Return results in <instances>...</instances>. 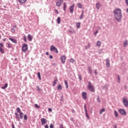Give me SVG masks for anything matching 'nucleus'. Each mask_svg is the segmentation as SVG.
Returning a JSON list of instances; mask_svg holds the SVG:
<instances>
[{
    "label": "nucleus",
    "instance_id": "412c9836",
    "mask_svg": "<svg viewBox=\"0 0 128 128\" xmlns=\"http://www.w3.org/2000/svg\"><path fill=\"white\" fill-rule=\"evenodd\" d=\"M106 112V109H104V108H102V109L100 110V114H102V112Z\"/></svg>",
    "mask_w": 128,
    "mask_h": 128
},
{
    "label": "nucleus",
    "instance_id": "c85d7f7f",
    "mask_svg": "<svg viewBox=\"0 0 128 128\" xmlns=\"http://www.w3.org/2000/svg\"><path fill=\"white\" fill-rule=\"evenodd\" d=\"M57 24H60V17H58L57 18Z\"/></svg>",
    "mask_w": 128,
    "mask_h": 128
},
{
    "label": "nucleus",
    "instance_id": "8fccbe9b",
    "mask_svg": "<svg viewBox=\"0 0 128 128\" xmlns=\"http://www.w3.org/2000/svg\"><path fill=\"white\" fill-rule=\"evenodd\" d=\"M55 12L56 14H58V10L55 9Z\"/></svg>",
    "mask_w": 128,
    "mask_h": 128
},
{
    "label": "nucleus",
    "instance_id": "dca6fc26",
    "mask_svg": "<svg viewBox=\"0 0 128 128\" xmlns=\"http://www.w3.org/2000/svg\"><path fill=\"white\" fill-rule=\"evenodd\" d=\"M9 40H11V42H13L14 44H17V42H18V41H16V39L9 38Z\"/></svg>",
    "mask_w": 128,
    "mask_h": 128
},
{
    "label": "nucleus",
    "instance_id": "c9c22d12",
    "mask_svg": "<svg viewBox=\"0 0 128 128\" xmlns=\"http://www.w3.org/2000/svg\"><path fill=\"white\" fill-rule=\"evenodd\" d=\"M36 88H37L38 92H40V90H42L40 89V88L38 86H36Z\"/></svg>",
    "mask_w": 128,
    "mask_h": 128
},
{
    "label": "nucleus",
    "instance_id": "5701e85b",
    "mask_svg": "<svg viewBox=\"0 0 128 128\" xmlns=\"http://www.w3.org/2000/svg\"><path fill=\"white\" fill-rule=\"evenodd\" d=\"M62 2H56V6H62Z\"/></svg>",
    "mask_w": 128,
    "mask_h": 128
},
{
    "label": "nucleus",
    "instance_id": "1a4fd4ad",
    "mask_svg": "<svg viewBox=\"0 0 128 128\" xmlns=\"http://www.w3.org/2000/svg\"><path fill=\"white\" fill-rule=\"evenodd\" d=\"M40 120H41L42 126H44V124H46L48 122V120H46V119L44 118H42Z\"/></svg>",
    "mask_w": 128,
    "mask_h": 128
},
{
    "label": "nucleus",
    "instance_id": "4d7b16f0",
    "mask_svg": "<svg viewBox=\"0 0 128 128\" xmlns=\"http://www.w3.org/2000/svg\"><path fill=\"white\" fill-rule=\"evenodd\" d=\"M8 48H12V46H10V44H8Z\"/></svg>",
    "mask_w": 128,
    "mask_h": 128
},
{
    "label": "nucleus",
    "instance_id": "e433bc0d",
    "mask_svg": "<svg viewBox=\"0 0 128 128\" xmlns=\"http://www.w3.org/2000/svg\"><path fill=\"white\" fill-rule=\"evenodd\" d=\"M34 107L36 108H40V106H38V104H34Z\"/></svg>",
    "mask_w": 128,
    "mask_h": 128
},
{
    "label": "nucleus",
    "instance_id": "f3484780",
    "mask_svg": "<svg viewBox=\"0 0 128 128\" xmlns=\"http://www.w3.org/2000/svg\"><path fill=\"white\" fill-rule=\"evenodd\" d=\"M100 2H98L96 4V8H97V10H100Z\"/></svg>",
    "mask_w": 128,
    "mask_h": 128
},
{
    "label": "nucleus",
    "instance_id": "b1692460",
    "mask_svg": "<svg viewBox=\"0 0 128 128\" xmlns=\"http://www.w3.org/2000/svg\"><path fill=\"white\" fill-rule=\"evenodd\" d=\"M76 26L77 28H80V22H78L76 24Z\"/></svg>",
    "mask_w": 128,
    "mask_h": 128
},
{
    "label": "nucleus",
    "instance_id": "bf43d9fd",
    "mask_svg": "<svg viewBox=\"0 0 128 128\" xmlns=\"http://www.w3.org/2000/svg\"><path fill=\"white\" fill-rule=\"evenodd\" d=\"M118 80H120V75H118Z\"/></svg>",
    "mask_w": 128,
    "mask_h": 128
},
{
    "label": "nucleus",
    "instance_id": "e2e57ef3",
    "mask_svg": "<svg viewBox=\"0 0 128 128\" xmlns=\"http://www.w3.org/2000/svg\"><path fill=\"white\" fill-rule=\"evenodd\" d=\"M12 128H16L14 127V124H12Z\"/></svg>",
    "mask_w": 128,
    "mask_h": 128
},
{
    "label": "nucleus",
    "instance_id": "2f4dec72",
    "mask_svg": "<svg viewBox=\"0 0 128 128\" xmlns=\"http://www.w3.org/2000/svg\"><path fill=\"white\" fill-rule=\"evenodd\" d=\"M38 76L40 80H42V78L40 76V72H38Z\"/></svg>",
    "mask_w": 128,
    "mask_h": 128
},
{
    "label": "nucleus",
    "instance_id": "0eeeda50",
    "mask_svg": "<svg viewBox=\"0 0 128 128\" xmlns=\"http://www.w3.org/2000/svg\"><path fill=\"white\" fill-rule=\"evenodd\" d=\"M84 109L85 110L86 116L87 118H88V120H90V116H88V111L86 110V104H84Z\"/></svg>",
    "mask_w": 128,
    "mask_h": 128
},
{
    "label": "nucleus",
    "instance_id": "4c0bfd02",
    "mask_svg": "<svg viewBox=\"0 0 128 128\" xmlns=\"http://www.w3.org/2000/svg\"><path fill=\"white\" fill-rule=\"evenodd\" d=\"M126 44H128V41L126 40L124 42V46L126 48Z\"/></svg>",
    "mask_w": 128,
    "mask_h": 128
},
{
    "label": "nucleus",
    "instance_id": "a211bd4d",
    "mask_svg": "<svg viewBox=\"0 0 128 128\" xmlns=\"http://www.w3.org/2000/svg\"><path fill=\"white\" fill-rule=\"evenodd\" d=\"M57 90H62V86L60 84H58L57 87Z\"/></svg>",
    "mask_w": 128,
    "mask_h": 128
},
{
    "label": "nucleus",
    "instance_id": "72a5a7b5",
    "mask_svg": "<svg viewBox=\"0 0 128 128\" xmlns=\"http://www.w3.org/2000/svg\"><path fill=\"white\" fill-rule=\"evenodd\" d=\"M16 112L20 114V112H20V108H16Z\"/></svg>",
    "mask_w": 128,
    "mask_h": 128
},
{
    "label": "nucleus",
    "instance_id": "423d86ee",
    "mask_svg": "<svg viewBox=\"0 0 128 128\" xmlns=\"http://www.w3.org/2000/svg\"><path fill=\"white\" fill-rule=\"evenodd\" d=\"M122 100H123V104L124 106L126 107L128 106V99L124 97L122 98Z\"/></svg>",
    "mask_w": 128,
    "mask_h": 128
},
{
    "label": "nucleus",
    "instance_id": "a878e982",
    "mask_svg": "<svg viewBox=\"0 0 128 128\" xmlns=\"http://www.w3.org/2000/svg\"><path fill=\"white\" fill-rule=\"evenodd\" d=\"M84 18V10L82 11L81 15L80 16V20H82Z\"/></svg>",
    "mask_w": 128,
    "mask_h": 128
},
{
    "label": "nucleus",
    "instance_id": "aec40b11",
    "mask_svg": "<svg viewBox=\"0 0 128 128\" xmlns=\"http://www.w3.org/2000/svg\"><path fill=\"white\" fill-rule=\"evenodd\" d=\"M114 114L115 118L118 117V112H116V110H114Z\"/></svg>",
    "mask_w": 128,
    "mask_h": 128
},
{
    "label": "nucleus",
    "instance_id": "ddd939ff",
    "mask_svg": "<svg viewBox=\"0 0 128 128\" xmlns=\"http://www.w3.org/2000/svg\"><path fill=\"white\" fill-rule=\"evenodd\" d=\"M82 96L84 100H86V92H82Z\"/></svg>",
    "mask_w": 128,
    "mask_h": 128
},
{
    "label": "nucleus",
    "instance_id": "37998d69",
    "mask_svg": "<svg viewBox=\"0 0 128 128\" xmlns=\"http://www.w3.org/2000/svg\"><path fill=\"white\" fill-rule=\"evenodd\" d=\"M98 34V30H96L94 33V36H96V34Z\"/></svg>",
    "mask_w": 128,
    "mask_h": 128
},
{
    "label": "nucleus",
    "instance_id": "f03ea898",
    "mask_svg": "<svg viewBox=\"0 0 128 128\" xmlns=\"http://www.w3.org/2000/svg\"><path fill=\"white\" fill-rule=\"evenodd\" d=\"M88 88L90 90V92H95L94 88L92 84V82H88Z\"/></svg>",
    "mask_w": 128,
    "mask_h": 128
},
{
    "label": "nucleus",
    "instance_id": "774afa93",
    "mask_svg": "<svg viewBox=\"0 0 128 128\" xmlns=\"http://www.w3.org/2000/svg\"><path fill=\"white\" fill-rule=\"evenodd\" d=\"M85 48H86V50H88V46H85Z\"/></svg>",
    "mask_w": 128,
    "mask_h": 128
},
{
    "label": "nucleus",
    "instance_id": "4be33fe9",
    "mask_svg": "<svg viewBox=\"0 0 128 128\" xmlns=\"http://www.w3.org/2000/svg\"><path fill=\"white\" fill-rule=\"evenodd\" d=\"M64 82L66 86V88H68V81L66 80H65L64 81Z\"/></svg>",
    "mask_w": 128,
    "mask_h": 128
},
{
    "label": "nucleus",
    "instance_id": "6e6552de",
    "mask_svg": "<svg viewBox=\"0 0 128 128\" xmlns=\"http://www.w3.org/2000/svg\"><path fill=\"white\" fill-rule=\"evenodd\" d=\"M66 58L65 56H62L60 57L61 62L62 64H64V62H66Z\"/></svg>",
    "mask_w": 128,
    "mask_h": 128
},
{
    "label": "nucleus",
    "instance_id": "f257e3e1",
    "mask_svg": "<svg viewBox=\"0 0 128 128\" xmlns=\"http://www.w3.org/2000/svg\"><path fill=\"white\" fill-rule=\"evenodd\" d=\"M114 16L116 20L118 22H122V10L120 8H116L114 11Z\"/></svg>",
    "mask_w": 128,
    "mask_h": 128
},
{
    "label": "nucleus",
    "instance_id": "0e129e2a",
    "mask_svg": "<svg viewBox=\"0 0 128 128\" xmlns=\"http://www.w3.org/2000/svg\"><path fill=\"white\" fill-rule=\"evenodd\" d=\"M58 2H64V0H58Z\"/></svg>",
    "mask_w": 128,
    "mask_h": 128
},
{
    "label": "nucleus",
    "instance_id": "58836bf2",
    "mask_svg": "<svg viewBox=\"0 0 128 128\" xmlns=\"http://www.w3.org/2000/svg\"><path fill=\"white\" fill-rule=\"evenodd\" d=\"M24 120H28V116H26V114L24 115Z\"/></svg>",
    "mask_w": 128,
    "mask_h": 128
},
{
    "label": "nucleus",
    "instance_id": "de8ad7c7",
    "mask_svg": "<svg viewBox=\"0 0 128 128\" xmlns=\"http://www.w3.org/2000/svg\"><path fill=\"white\" fill-rule=\"evenodd\" d=\"M48 111L50 112H52V108H48Z\"/></svg>",
    "mask_w": 128,
    "mask_h": 128
},
{
    "label": "nucleus",
    "instance_id": "393cba45",
    "mask_svg": "<svg viewBox=\"0 0 128 128\" xmlns=\"http://www.w3.org/2000/svg\"><path fill=\"white\" fill-rule=\"evenodd\" d=\"M20 118L21 120H22V118H24V114H22V112H20Z\"/></svg>",
    "mask_w": 128,
    "mask_h": 128
},
{
    "label": "nucleus",
    "instance_id": "09e8293b",
    "mask_svg": "<svg viewBox=\"0 0 128 128\" xmlns=\"http://www.w3.org/2000/svg\"><path fill=\"white\" fill-rule=\"evenodd\" d=\"M12 32L13 33L16 32V30H14V28H12Z\"/></svg>",
    "mask_w": 128,
    "mask_h": 128
},
{
    "label": "nucleus",
    "instance_id": "c756f323",
    "mask_svg": "<svg viewBox=\"0 0 128 128\" xmlns=\"http://www.w3.org/2000/svg\"><path fill=\"white\" fill-rule=\"evenodd\" d=\"M78 6L79 8H82V3H78Z\"/></svg>",
    "mask_w": 128,
    "mask_h": 128
},
{
    "label": "nucleus",
    "instance_id": "39448f33",
    "mask_svg": "<svg viewBox=\"0 0 128 128\" xmlns=\"http://www.w3.org/2000/svg\"><path fill=\"white\" fill-rule=\"evenodd\" d=\"M118 111L120 114H122V116H126V110H124V109L120 108L118 110Z\"/></svg>",
    "mask_w": 128,
    "mask_h": 128
},
{
    "label": "nucleus",
    "instance_id": "a19ab883",
    "mask_svg": "<svg viewBox=\"0 0 128 128\" xmlns=\"http://www.w3.org/2000/svg\"><path fill=\"white\" fill-rule=\"evenodd\" d=\"M24 42H26V36H24Z\"/></svg>",
    "mask_w": 128,
    "mask_h": 128
},
{
    "label": "nucleus",
    "instance_id": "9d476101",
    "mask_svg": "<svg viewBox=\"0 0 128 128\" xmlns=\"http://www.w3.org/2000/svg\"><path fill=\"white\" fill-rule=\"evenodd\" d=\"M74 4L70 6V12L71 14H72V12H74Z\"/></svg>",
    "mask_w": 128,
    "mask_h": 128
},
{
    "label": "nucleus",
    "instance_id": "7c9ffc66",
    "mask_svg": "<svg viewBox=\"0 0 128 128\" xmlns=\"http://www.w3.org/2000/svg\"><path fill=\"white\" fill-rule=\"evenodd\" d=\"M0 52H1L2 54H4V50L1 46H0Z\"/></svg>",
    "mask_w": 128,
    "mask_h": 128
},
{
    "label": "nucleus",
    "instance_id": "49530a36",
    "mask_svg": "<svg viewBox=\"0 0 128 128\" xmlns=\"http://www.w3.org/2000/svg\"><path fill=\"white\" fill-rule=\"evenodd\" d=\"M94 73L95 74V76H96L98 74V70H95Z\"/></svg>",
    "mask_w": 128,
    "mask_h": 128
},
{
    "label": "nucleus",
    "instance_id": "603ef678",
    "mask_svg": "<svg viewBox=\"0 0 128 128\" xmlns=\"http://www.w3.org/2000/svg\"><path fill=\"white\" fill-rule=\"evenodd\" d=\"M70 120H71V122H74V118H70Z\"/></svg>",
    "mask_w": 128,
    "mask_h": 128
},
{
    "label": "nucleus",
    "instance_id": "680f3d73",
    "mask_svg": "<svg viewBox=\"0 0 128 128\" xmlns=\"http://www.w3.org/2000/svg\"><path fill=\"white\" fill-rule=\"evenodd\" d=\"M72 114H74V112H76V111L74 110H72Z\"/></svg>",
    "mask_w": 128,
    "mask_h": 128
},
{
    "label": "nucleus",
    "instance_id": "7ed1b4c3",
    "mask_svg": "<svg viewBox=\"0 0 128 128\" xmlns=\"http://www.w3.org/2000/svg\"><path fill=\"white\" fill-rule=\"evenodd\" d=\"M22 52H26L28 50V44H23L22 46Z\"/></svg>",
    "mask_w": 128,
    "mask_h": 128
},
{
    "label": "nucleus",
    "instance_id": "2eb2a0df",
    "mask_svg": "<svg viewBox=\"0 0 128 128\" xmlns=\"http://www.w3.org/2000/svg\"><path fill=\"white\" fill-rule=\"evenodd\" d=\"M63 6H64L63 10H64V12H66L68 6H66V2H64L63 4Z\"/></svg>",
    "mask_w": 128,
    "mask_h": 128
},
{
    "label": "nucleus",
    "instance_id": "13d9d810",
    "mask_svg": "<svg viewBox=\"0 0 128 128\" xmlns=\"http://www.w3.org/2000/svg\"><path fill=\"white\" fill-rule=\"evenodd\" d=\"M44 128H48V124L45 125Z\"/></svg>",
    "mask_w": 128,
    "mask_h": 128
},
{
    "label": "nucleus",
    "instance_id": "bb28decb",
    "mask_svg": "<svg viewBox=\"0 0 128 128\" xmlns=\"http://www.w3.org/2000/svg\"><path fill=\"white\" fill-rule=\"evenodd\" d=\"M102 44V42H100V41H98L96 42V46H100Z\"/></svg>",
    "mask_w": 128,
    "mask_h": 128
},
{
    "label": "nucleus",
    "instance_id": "6e6d98bb",
    "mask_svg": "<svg viewBox=\"0 0 128 128\" xmlns=\"http://www.w3.org/2000/svg\"><path fill=\"white\" fill-rule=\"evenodd\" d=\"M0 46L1 48H2V46H4V44L2 42H0Z\"/></svg>",
    "mask_w": 128,
    "mask_h": 128
},
{
    "label": "nucleus",
    "instance_id": "338daca9",
    "mask_svg": "<svg viewBox=\"0 0 128 128\" xmlns=\"http://www.w3.org/2000/svg\"><path fill=\"white\" fill-rule=\"evenodd\" d=\"M13 28H16V26L14 25V26H13Z\"/></svg>",
    "mask_w": 128,
    "mask_h": 128
},
{
    "label": "nucleus",
    "instance_id": "79ce46f5",
    "mask_svg": "<svg viewBox=\"0 0 128 128\" xmlns=\"http://www.w3.org/2000/svg\"><path fill=\"white\" fill-rule=\"evenodd\" d=\"M97 102H100V96H98V97L97 98Z\"/></svg>",
    "mask_w": 128,
    "mask_h": 128
},
{
    "label": "nucleus",
    "instance_id": "f704fd0d",
    "mask_svg": "<svg viewBox=\"0 0 128 128\" xmlns=\"http://www.w3.org/2000/svg\"><path fill=\"white\" fill-rule=\"evenodd\" d=\"M68 32H70V34H74V32H76V31H74V30H69Z\"/></svg>",
    "mask_w": 128,
    "mask_h": 128
},
{
    "label": "nucleus",
    "instance_id": "5fc2aeb1",
    "mask_svg": "<svg viewBox=\"0 0 128 128\" xmlns=\"http://www.w3.org/2000/svg\"><path fill=\"white\" fill-rule=\"evenodd\" d=\"M50 128H54V125L52 124H51L50 126Z\"/></svg>",
    "mask_w": 128,
    "mask_h": 128
},
{
    "label": "nucleus",
    "instance_id": "3c124183",
    "mask_svg": "<svg viewBox=\"0 0 128 128\" xmlns=\"http://www.w3.org/2000/svg\"><path fill=\"white\" fill-rule=\"evenodd\" d=\"M59 128H64V124H60Z\"/></svg>",
    "mask_w": 128,
    "mask_h": 128
},
{
    "label": "nucleus",
    "instance_id": "cd10ccee",
    "mask_svg": "<svg viewBox=\"0 0 128 128\" xmlns=\"http://www.w3.org/2000/svg\"><path fill=\"white\" fill-rule=\"evenodd\" d=\"M8 84H5L4 86H3L2 88V90H6V88H8Z\"/></svg>",
    "mask_w": 128,
    "mask_h": 128
},
{
    "label": "nucleus",
    "instance_id": "ea45409f",
    "mask_svg": "<svg viewBox=\"0 0 128 128\" xmlns=\"http://www.w3.org/2000/svg\"><path fill=\"white\" fill-rule=\"evenodd\" d=\"M70 62H74V60L73 58H70Z\"/></svg>",
    "mask_w": 128,
    "mask_h": 128
},
{
    "label": "nucleus",
    "instance_id": "9b49d317",
    "mask_svg": "<svg viewBox=\"0 0 128 128\" xmlns=\"http://www.w3.org/2000/svg\"><path fill=\"white\" fill-rule=\"evenodd\" d=\"M106 68H110V60H108V58L106 59Z\"/></svg>",
    "mask_w": 128,
    "mask_h": 128
},
{
    "label": "nucleus",
    "instance_id": "c03bdc74",
    "mask_svg": "<svg viewBox=\"0 0 128 128\" xmlns=\"http://www.w3.org/2000/svg\"><path fill=\"white\" fill-rule=\"evenodd\" d=\"M88 70H89L90 74H92V70L90 69V68L88 67Z\"/></svg>",
    "mask_w": 128,
    "mask_h": 128
},
{
    "label": "nucleus",
    "instance_id": "f8f14e48",
    "mask_svg": "<svg viewBox=\"0 0 128 128\" xmlns=\"http://www.w3.org/2000/svg\"><path fill=\"white\" fill-rule=\"evenodd\" d=\"M28 38L29 42H32V36L30 34H28Z\"/></svg>",
    "mask_w": 128,
    "mask_h": 128
},
{
    "label": "nucleus",
    "instance_id": "69168bd1",
    "mask_svg": "<svg viewBox=\"0 0 128 128\" xmlns=\"http://www.w3.org/2000/svg\"><path fill=\"white\" fill-rule=\"evenodd\" d=\"M88 47V48H90V44H88V46H87Z\"/></svg>",
    "mask_w": 128,
    "mask_h": 128
},
{
    "label": "nucleus",
    "instance_id": "4468645a",
    "mask_svg": "<svg viewBox=\"0 0 128 128\" xmlns=\"http://www.w3.org/2000/svg\"><path fill=\"white\" fill-rule=\"evenodd\" d=\"M19 2H20V4H26L28 0H18Z\"/></svg>",
    "mask_w": 128,
    "mask_h": 128
},
{
    "label": "nucleus",
    "instance_id": "473e14b6",
    "mask_svg": "<svg viewBox=\"0 0 128 128\" xmlns=\"http://www.w3.org/2000/svg\"><path fill=\"white\" fill-rule=\"evenodd\" d=\"M58 82V79H56L54 81V83H53V86H56V82Z\"/></svg>",
    "mask_w": 128,
    "mask_h": 128
},
{
    "label": "nucleus",
    "instance_id": "052dcab7",
    "mask_svg": "<svg viewBox=\"0 0 128 128\" xmlns=\"http://www.w3.org/2000/svg\"><path fill=\"white\" fill-rule=\"evenodd\" d=\"M52 58H53L52 56V55L50 56V58L52 60Z\"/></svg>",
    "mask_w": 128,
    "mask_h": 128
},
{
    "label": "nucleus",
    "instance_id": "a18cd8bd",
    "mask_svg": "<svg viewBox=\"0 0 128 128\" xmlns=\"http://www.w3.org/2000/svg\"><path fill=\"white\" fill-rule=\"evenodd\" d=\"M78 78H79L80 80V81L82 80V76L80 74H78Z\"/></svg>",
    "mask_w": 128,
    "mask_h": 128
},
{
    "label": "nucleus",
    "instance_id": "20e7f679",
    "mask_svg": "<svg viewBox=\"0 0 128 128\" xmlns=\"http://www.w3.org/2000/svg\"><path fill=\"white\" fill-rule=\"evenodd\" d=\"M50 50L51 52H56V54H58V48H56L54 46H50Z\"/></svg>",
    "mask_w": 128,
    "mask_h": 128
},
{
    "label": "nucleus",
    "instance_id": "6ab92c4d",
    "mask_svg": "<svg viewBox=\"0 0 128 128\" xmlns=\"http://www.w3.org/2000/svg\"><path fill=\"white\" fill-rule=\"evenodd\" d=\"M15 116L17 118L18 120L20 122V115L18 113L15 112Z\"/></svg>",
    "mask_w": 128,
    "mask_h": 128
},
{
    "label": "nucleus",
    "instance_id": "864d4df0",
    "mask_svg": "<svg viewBox=\"0 0 128 128\" xmlns=\"http://www.w3.org/2000/svg\"><path fill=\"white\" fill-rule=\"evenodd\" d=\"M125 2L126 4V5L128 6V0H125Z\"/></svg>",
    "mask_w": 128,
    "mask_h": 128
}]
</instances>
